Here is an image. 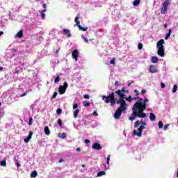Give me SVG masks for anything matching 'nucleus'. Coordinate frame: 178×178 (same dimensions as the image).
<instances>
[{
  "label": "nucleus",
  "mask_w": 178,
  "mask_h": 178,
  "mask_svg": "<svg viewBox=\"0 0 178 178\" xmlns=\"http://www.w3.org/2000/svg\"><path fill=\"white\" fill-rule=\"evenodd\" d=\"M147 102H148L147 98H145V99H140V100L136 102L132 107V114L129 116V120L134 122L137 118L145 119L147 113H144V111L147 109Z\"/></svg>",
  "instance_id": "nucleus-1"
},
{
  "label": "nucleus",
  "mask_w": 178,
  "mask_h": 178,
  "mask_svg": "<svg viewBox=\"0 0 178 178\" xmlns=\"http://www.w3.org/2000/svg\"><path fill=\"white\" fill-rule=\"evenodd\" d=\"M118 104H120V107H118L114 113L115 119H120V116H122V112H124V111L127 110V104L124 99H120V101H117Z\"/></svg>",
  "instance_id": "nucleus-2"
},
{
  "label": "nucleus",
  "mask_w": 178,
  "mask_h": 178,
  "mask_svg": "<svg viewBox=\"0 0 178 178\" xmlns=\"http://www.w3.org/2000/svg\"><path fill=\"white\" fill-rule=\"evenodd\" d=\"M163 44H165V40L161 39L158 41L156 44V48L158 49L157 55L161 56V58H163V56H165V48L163 47Z\"/></svg>",
  "instance_id": "nucleus-3"
},
{
  "label": "nucleus",
  "mask_w": 178,
  "mask_h": 178,
  "mask_svg": "<svg viewBox=\"0 0 178 178\" xmlns=\"http://www.w3.org/2000/svg\"><path fill=\"white\" fill-rule=\"evenodd\" d=\"M170 5V0H165L161 8V15H165L168 12V8Z\"/></svg>",
  "instance_id": "nucleus-4"
},
{
  "label": "nucleus",
  "mask_w": 178,
  "mask_h": 178,
  "mask_svg": "<svg viewBox=\"0 0 178 178\" xmlns=\"http://www.w3.org/2000/svg\"><path fill=\"white\" fill-rule=\"evenodd\" d=\"M115 98V93L111 92L109 95L108 96H102V100L104 101L106 104H109L113 99Z\"/></svg>",
  "instance_id": "nucleus-5"
},
{
  "label": "nucleus",
  "mask_w": 178,
  "mask_h": 178,
  "mask_svg": "<svg viewBox=\"0 0 178 178\" xmlns=\"http://www.w3.org/2000/svg\"><path fill=\"white\" fill-rule=\"evenodd\" d=\"M144 129H145V126L141 125L138 129V132H137V131L134 129L133 131L134 136H138V137H141V136H143V130H144Z\"/></svg>",
  "instance_id": "nucleus-6"
},
{
  "label": "nucleus",
  "mask_w": 178,
  "mask_h": 178,
  "mask_svg": "<svg viewBox=\"0 0 178 178\" xmlns=\"http://www.w3.org/2000/svg\"><path fill=\"white\" fill-rule=\"evenodd\" d=\"M92 149H96L97 151H99V149H102V146L101 144L98 143H95L92 146Z\"/></svg>",
  "instance_id": "nucleus-7"
},
{
  "label": "nucleus",
  "mask_w": 178,
  "mask_h": 178,
  "mask_svg": "<svg viewBox=\"0 0 178 178\" xmlns=\"http://www.w3.org/2000/svg\"><path fill=\"white\" fill-rule=\"evenodd\" d=\"M63 35H67V38H70L72 37V34L70 33V30L67 29H64L63 31Z\"/></svg>",
  "instance_id": "nucleus-8"
},
{
  "label": "nucleus",
  "mask_w": 178,
  "mask_h": 178,
  "mask_svg": "<svg viewBox=\"0 0 178 178\" xmlns=\"http://www.w3.org/2000/svg\"><path fill=\"white\" fill-rule=\"evenodd\" d=\"M149 73H158V69L155 65H150L149 68Z\"/></svg>",
  "instance_id": "nucleus-9"
},
{
  "label": "nucleus",
  "mask_w": 178,
  "mask_h": 178,
  "mask_svg": "<svg viewBox=\"0 0 178 178\" xmlns=\"http://www.w3.org/2000/svg\"><path fill=\"white\" fill-rule=\"evenodd\" d=\"M72 58L75 59V60H77L79 58V51L77 49H75L72 53Z\"/></svg>",
  "instance_id": "nucleus-10"
},
{
  "label": "nucleus",
  "mask_w": 178,
  "mask_h": 178,
  "mask_svg": "<svg viewBox=\"0 0 178 178\" xmlns=\"http://www.w3.org/2000/svg\"><path fill=\"white\" fill-rule=\"evenodd\" d=\"M31 138H33V131H30L28 137L24 138V141L27 143L30 140H31Z\"/></svg>",
  "instance_id": "nucleus-11"
},
{
  "label": "nucleus",
  "mask_w": 178,
  "mask_h": 178,
  "mask_svg": "<svg viewBox=\"0 0 178 178\" xmlns=\"http://www.w3.org/2000/svg\"><path fill=\"white\" fill-rule=\"evenodd\" d=\"M58 92H59V94H60V95H62L66 92V89L65 88H63V86H59Z\"/></svg>",
  "instance_id": "nucleus-12"
},
{
  "label": "nucleus",
  "mask_w": 178,
  "mask_h": 178,
  "mask_svg": "<svg viewBox=\"0 0 178 178\" xmlns=\"http://www.w3.org/2000/svg\"><path fill=\"white\" fill-rule=\"evenodd\" d=\"M149 119L151 122H155V120H156V116H155V114H154V113H150Z\"/></svg>",
  "instance_id": "nucleus-13"
},
{
  "label": "nucleus",
  "mask_w": 178,
  "mask_h": 178,
  "mask_svg": "<svg viewBox=\"0 0 178 178\" xmlns=\"http://www.w3.org/2000/svg\"><path fill=\"white\" fill-rule=\"evenodd\" d=\"M79 19H80V14H78V15L74 19V22L77 27H79V26L80 25V21H79Z\"/></svg>",
  "instance_id": "nucleus-14"
},
{
  "label": "nucleus",
  "mask_w": 178,
  "mask_h": 178,
  "mask_svg": "<svg viewBox=\"0 0 178 178\" xmlns=\"http://www.w3.org/2000/svg\"><path fill=\"white\" fill-rule=\"evenodd\" d=\"M111 161V154H108L106 160V163L108 165H104L105 169H109V161Z\"/></svg>",
  "instance_id": "nucleus-15"
},
{
  "label": "nucleus",
  "mask_w": 178,
  "mask_h": 178,
  "mask_svg": "<svg viewBox=\"0 0 178 178\" xmlns=\"http://www.w3.org/2000/svg\"><path fill=\"white\" fill-rule=\"evenodd\" d=\"M44 134L46 136H49V134H51V131L49 130V127H48V126L44 127Z\"/></svg>",
  "instance_id": "nucleus-16"
},
{
  "label": "nucleus",
  "mask_w": 178,
  "mask_h": 178,
  "mask_svg": "<svg viewBox=\"0 0 178 178\" xmlns=\"http://www.w3.org/2000/svg\"><path fill=\"white\" fill-rule=\"evenodd\" d=\"M171 34H172V29H170L168 31V33L165 36V40H168Z\"/></svg>",
  "instance_id": "nucleus-17"
},
{
  "label": "nucleus",
  "mask_w": 178,
  "mask_h": 178,
  "mask_svg": "<svg viewBox=\"0 0 178 178\" xmlns=\"http://www.w3.org/2000/svg\"><path fill=\"white\" fill-rule=\"evenodd\" d=\"M16 37H17L18 38H22V37H23V30H20V31L16 34Z\"/></svg>",
  "instance_id": "nucleus-18"
},
{
  "label": "nucleus",
  "mask_w": 178,
  "mask_h": 178,
  "mask_svg": "<svg viewBox=\"0 0 178 178\" xmlns=\"http://www.w3.org/2000/svg\"><path fill=\"white\" fill-rule=\"evenodd\" d=\"M45 12H47V9H44L40 11L41 17L43 19H45Z\"/></svg>",
  "instance_id": "nucleus-19"
},
{
  "label": "nucleus",
  "mask_w": 178,
  "mask_h": 178,
  "mask_svg": "<svg viewBox=\"0 0 178 178\" xmlns=\"http://www.w3.org/2000/svg\"><path fill=\"white\" fill-rule=\"evenodd\" d=\"M79 113H80L79 109H76V111H74V119H77V116H79Z\"/></svg>",
  "instance_id": "nucleus-20"
},
{
  "label": "nucleus",
  "mask_w": 178,
  "mask_h": 178,
  "mask_svg": "<svg viewBox=\"0 0 178 178\" xmlns=\"http://www.w3.org/2000/svg\"><path fill=\"white\" fill-rule=\"evenodd\" d=\"M141 3V0H134L133 2L134 6H138Z\"/></svg>",
  "instance_id": "nucleus-21"
},
{
  "label": "nucleus",
  "mask_w": 178,
  "mask_h": 178,
  "mask_svg": "<svg viewBox=\"0 0 178 178\" xmlns=\"http://www.w3.org/2000/svg\"><path fill=\"white\" fill-rule=\"evenodd\" d=\"M37 176H38V172H37V171H33L31 173V177L32 178H35Z\"/></svg>",
  "instance_id": "nucleus-22"
},
{
  "label": "nucleus",
  "mask_w": 178,
  "mask_h": 178,
  "mask_svg": "<svg viewBox=\"0 0 178 178\" xmlns=\"http://www.w3.org/2000/svg\"><path fill=\"white\" fill-rule=\"evenodd\" d=\"M78 28L79 30H81V31H87V30H88V27H83L81 25H79Z\"/></svg>",
  "instance_id": "nucleus-23"
},
{
  "label": "nucleus",
  "mask_w": 178,
  "mask_h": 178,
  "mask_svg": "<svg viewBox=\"0 0 178 178\" xmlns=\"http://www.w3.org/2000/svg\"><path fill=\"white\" fill-rule=\"evenodd\" d=\"M151 60L152 63H158V57L153 56L152 57Z\"/></svg>",
  "instance_id": "nucleus-24"
},
{
  "label": "nucleus",
  "mask_w": 178,
  "mask_h": 178,
  "mask_svg": "<svg viewBox=\"0 0 178 178\" xmlns=\"http://www.w3.org/2000/svg\"><path fill=\"white\" fill-rule=\"evenodd\" d=\"M105 175H106V172H105V171H100L98 172L97 176L98 177H101V176H104Z\"/></svg>",
  "instance_id": "nucleus-25"
},
{
  "label": "nucleus",
  "mask_w": 178,
  "mask_h": 178,
  "mask_svg": "<svg viewBox=\"0 0 178 178\" xmlns=\"http://www.w3.org/2000/svg\"><path fill=\"white\" fill-rule=\"evenodd\" d=\"M0 165L1 166H4L6 167V160H3L0 162Z\"/></svg>",
  "instance_id": "nucleus-26"
},
{
  "label": "nucleus",
  "mask_w": 178,
  "mask_h": 178,
  "mask_svg": "<svg viewBox=\"0 0 178 178\" xmlns=\"http://www.w3.org/2000/svg\"><path fill=\"white\" fill-rule=\"evenodd\" d=\"M119 97L120 99L118 101H120V99H124V93H120Z\"/></svg>",
  "instance_id": "nucleus-27"
},
{
  "label": "nucleus",
  "mask_w": 178,
  "mask_h": 178,
  "mask_svg": "<svg viewBox=\"0 0 178 178\" xmlns=\"http://www.w3.org/2000/svg\"><path fill=\"white\" fill-rule=\"evenodd\" d=\"M59 81H60V76H57L56 77V79H54V83H59Z\"/></svg>",
  "instance_id": "nucleus-28"
},
{
  "label": "nucleus",
  "mask_w": 178,
  "mask_h": 178,
  "mask_svg": "<svg viewBox=\"0 0 178 178\" xmlns=\"http://www.w3.org/2000/svg\"><path fill=\"white\" fill-rule=\"evenodd\" d=\"M177 92V85H174L172 88V92Z\"/></svg>",
  "instance_id": "nucleus-29"
},
{
  "label": "nucleus",
  "mask_w": 178,
  "mask_h": 178,
  "mask_svg": "<svg viewBox=\"0 0 178 178\" xmlns=\"http://www.w3.org/2000/svg\"><path fill=\"white\" fill-rule=\"evenodd\" d=\"M81 38L85 41V42H86V44H88V39H87L84 35H81Z\"/></svg>",
  "instance_id": "nucleus-30"
},
{
  "label": "nucleus",
  "mask_w": 178,
  "mask_h": 178,
  "mask_svg": "<svg viewBox=\"0 0 178 178\" xmlns=\"http://www.w3.org/2000/svg\"><path fill=\"white\" fill-rule=\"evenodd\" d=\"M83 106H90V102H83Z\"/></svg>",
  "instance_id": "nucleus-31"
},
{
  "label": "nucleus",
  "mask_w": 178,
  "mask_h": 178,
  "mask_svg": "<svg viewBox=\"0 0 178 178\" xmlns=\"http://www.w3.org/2000/svg\"><path fill=\"white\" fill-rule=\"evenodd\" d=\"M159 129H162L163 127V122H162V121L159 122Z\"/></svg>",
  "instance_id": "nucleus-32"
},
{
  "label": "nucleus",
  "mask_w": 178,
  "mask_h": 178,
  "mask_svg": "<svg viewBox=\"0 0 178 178\" xmlns=\"http://www.w3.org/2000/svg\"><path fill=\"white\" fill-rule=\"evenodd\" d=\"M138 49H140V51H141V49H143V43H139L138 44Z\"/></svg>",
  "instance_id": "nucleus-33"
},
{
  "label": "nucleus",
  "mask_w": 178,
  "mask_h": 178,
  "mask_svg": "<svg viewBox=\"0 0 178 178\" xmlns=\"http://www.w3.org/2000/svg\"><path fill=\"white\" fill-rule=\"evenodd\" d=\"M138 126H140V121L138 120L135 122L134 127L137 128Z\"/></svg>",
  "instance_id": "nucleus-34"
},
{
  "label": "nucleus",
  "mask_w": 178,
  "mask_h": 178,
  "mask_svg": "<svg viewBox=\"0 0 178 178\" xmlns=\"http://www.w3.org/2000/svg\"><path fill=\"white\" fill-rule=\"evenodd\" d=\"M66 133L63 132L61 134V136H60L61 138H66Z\"/></svg>",
  "instance_id": "nucleus-35"
},
{
  "label": "nucleus",
  "mask_w": 178,
  "mask_h": 178,
  "mask_svg": "<svg viewBox=\"0 0 178 178\" xmlns=\"http://www.w3.org/2000/svg\"><path fill=\"white\" fill-rule=\"evenodd\" d=\"M126 101H129V102H131V101H133L132 97L129 96L128 98L126 99Z\"/></svg>",
  "instance_id": "nucleus-36"
},
{
  "label": "nucleus",
  "mask_w": 178,
  "mask_h": 178,
  "mask_svg": "<svg viewBox=\"0 0 178 178\" xmlns=\"http://www.w3.org/2000/svg\"><path fill=\"white\" fill-rule=\"evenodd\" d=\"M69 84H67V82H64L63 87L66 90Z\"/></svg>",
  "instance_id": "nucleus-37"
},
{
  "label": "nucleus",
  "mask_w": 178,
  "mask_h": 178,
  "mask_svg": "<svg viewBox=\"0 0 178 178\" xmlns=\"http://www.w3.org/2000/svg\"><path fill=\"white\" fill-rule=\"evenodd\" d=\"M56 113H57L58 115H60V113H62V109H61V108H58V109L56 110Z\"/></svg>",
  "instance_id": "nucleus-38"
},
{
  "label": "nucleus",
  "mask_w": 178,
  "mask_h": 178,
  "mask_svg": "<svg viewBox=\"0 0 178 178\" xmlns=\"http://www.w3.org/2000/svg\"><path fill=\"white\" fill-rule=\"evenodd\" d=\"M56 97H58V92H55L54 93L53 96L51 97L52 99H54Z\"/></svg>",
  "instance_id": "nucleus-39"
},
{
  "label": "nucleus",
  "mask_w": 178,
  "mask_h": 178,
  "mask_svg": "<svg viewBox=\"0 0 178 178\" xmlns=\"http://www.w3.org/2000/svg\"><path fill=\"white\" fill-rule=\"evenodd\" d=\"M58 125L60 126V127H62V126H63L62 120L58 119Z\"/></svg>",
  "instance_id": "nucleus-40"
},
{
  "label": "nucleus",
  "mask_w": 178,
  "mask_h": 178,
  "mask_svg": "<svg viewBox=\"0 0 178 178\" xmlns=\"http://www.w3.org/2000/svg\"><path fill=\"white\" fill-rule=\"evenodd\" d=\"M33 124V118H29V125L31 126Z\"/></svg>",
  "instance_id": "nucleus-41"
},
{
  "label": "nucleus",
  "mask_w": 178,
  "mask_h": 178,
  "mask_svg": "<svg viewBox=\"0 0 178 178\" xmlns=\"http://www.w3.org/2000/svg\"><path fill=\"white\" fill-rule=\"evenodd\" d=\"M83 98H84L85 99H90V95H83Z\"/></svg>",
  "instance_id": "nucleus-42"
},
{
  "label": "nucleus",
  "mask_w": 178,
  "mask_h": 178,
  "mask_svg": "<svg viewBox=\"0 0 178 178\" xmlns=\"http://www.w3.org/2000/svg\"><path fill=\"white\" fill-rule=\"evenodd\" d=\"M110 102L111 105H115V104H116V102L115 101V97Z\"/></svg>",
  "instance_id": "nucleus-43"
},
{
  "label": "nucleus",
  "mask_w": 178,
  "mask_h": 178,
  "mask_svg": "<svg viewBox=\"0 0 178 178\" xmlns=\"http://www.w3.org/2000/svg\"><path fill=\"white\" fill-rule=\"evenodd\" d=\"M77 108H79V105L77 104L73 105V109H77Z\"/></svg>",
  "instance_id": "nucleus-44"
},
{
  "label": "nucleus",
  "mask_w": 178,
  "mask_h": 178,
  "mask_svg": "<svg viewBox=\"0 0 178 178\" xmlns=\"http://www.w3.org/2000/svg\"><path fill=\"white\" fill-rule=\"evenodd\" d=\"M115 94H118V95H120L122 93V91L120 90H116Z\"/></svg>",
  "instance_id": "nucleus-45"
},
{
  "label": "nucleus",
  "mask_w": 178,
  "mask_h": 178,
  "mask_svg": "<svg viewBox=\"0 0 178 178\" xmlns=\"http://www.w3.org/2000/svg\"><path fill=\"white\" fill-rule=\"evenodd\" d=\"M134 92H136V97H138V95H140V92H138L137 90H135Z\"/></svg>",
  "instance_id": "nucleus-46"
},
{
  "label": "nucleus",
  "mask_w": 178,
  "mask_h": 178,
  "mask_svg": "<svg viewBox=\"0 0 178 178\" xmlns=\"http://www.w3.org/2000/svg\"><path fill=\"white\" fill-rule=\"evenodd\" d=\"M146 92H147V90L143 89V90H141L140 94L144 95V94H145Z\"/></svg>",
  "instance_id": "nucleus-47"
},
{
  "label": "nucleus",
  "mask_w": 178,
  "mask_h": 178,
  "mask_svg": "<svg viewBox=\"0 0 178 178\" xmlns=\"http://www.w3.org/2000/svg\"><path fill=\"white\" fill-rule=\"evenodd\" d=\"M119 86H120V85L119 84V81H115V87H119Z\"/></svg>",
  "instance_id": "nucleus-48"
},
{
  "label": "nucleus",
  "mask_w": 178,
  "mask_h": 178,
  "mask_svg": "<svg viewBox=\"0 0 178 178\" xmlns=\"http://www.w3.org/2000/svg\"><path fill=\"white\" fill-rule=\"evenodd\" d=\"M111 65H115V58H113L111 61H110Z\"/></svg>",
  "instance_id": "nucleus-49"
},
{
  "label": "nucleus",
  "mask_w": 178,
  "mask_h": 178,
  "mask_svg": "<svg viewBox=\"0 0 178 178\" xmlns=\"http://www.w3.org/2000/svg\"><path fill=\"white\" fill-rule=\"evenodd\" d=\"M167 129H169V124H166L163 127V130H166Z\"/></svg>",
  "instance_id": "nucleus-50"
},
{
  "label": "nucleus",
  "mask_w": 178,
  "mask_h": 178,
  "mask_svg": "<svg viewBox=\"0 0 178 178\" xmlns=\"http://www.w3.org/2000/svg\"><path fill=\"white\" fill-rule=\"evenodd\" d=\"M161 88H165V87H166V85L163 83H161Z\"/></svg>",
  "instance_id": "nucleus-51"
},
{
  "label": "nucleus",
  "mask_w": 178,
  "mask_h": 178,
  "mask_svg": "<svg viewBox=\"0 0 178 178\" xmlns=\"http://www.w3.org/2000/svg\"><path fill=\"white\" fill-rule=\"evenodd\" d=\"M90 143H91V141H90V140H88V139L85 140V144H90Z\"/></svg>",
  "instance_id": "nucleus-52"
},
{
  "label": "nucleus",
  "mask_w": 178,
  "mask_h": 178,
  "mask_svg": "<svg viewBox=\"0 0 178 178\" xmlns=\"http://www.w3.org/2000/svg\"><path fill=\"white\" fill-rule=\"evenodd\" d=\"M137 99H139V101H140V99H141V98H140V97H138V96L136 97H134V98H133V101H134V100L136 101V100H137Z\"/></svg>",
  "instance_id": "nucleus-53"
},
{
  "label": "nucleus",
  "mask_w": 178,
  "mask_h": 178,
  "mask_svg": "<svg viewBox=\"0 0 178 178\" xmlns=\"http://www.w3.org/2000/svg\"><path fill=\"white\" fill-rule=\"evenodd\" d=\"M140 123H141L142 124H143V126H147V123L143 122V120H140Z\"/></svg>",
  "instance_id": "nucleus-54"
},
{
  "label": "nucleus",
  "mask_w": 178,
  "mask_h": 178,
  "mask_svg": "<svg viewBox=\"0 0 178 178\" xmlns=\"http://www.w3.org/2000/svg\"><path fill=\"white\" fill-rule=\"evenodd\" d=\"M27 95L26 92H24L21 95V97H26Z\"/></svg>",
  "instance_id": "nucleus-55"
},
{
  "label": "nucleus",
  "mask_w": 178,
  "mask_h": 178,
  "mask_svg": "<svg viewBox=\"0 0 178 178\" xmlns=\"http://www.w3.org/2000/svg\"><path fill=\"white\" fill-rule=\"evenodd\" d=\"M93 115H95V116H98V113H97V111L93 112Z\"/></svg>",
  "instance_id": "nucleus-56"
},
{
  "label": "nucleus",
  "mask_w": 178,
  "mask_h": 178,
  "mask_svg": "<svg viewBox=\"0 0 178 178\" xmlns=\"http://www.w3.org/2000/svg\"><path fill=\"white\" fill-rule=\"evenodd\" d=\"M76 151H77L78 152H80V151H81V149L80 147H77V148H76Z\"/></svg>",
  "instance_id": "nucleus-57"
},
{
  "label": "nucleus",
  "mask_w": 178,
  "mask_h": 178,
  "mask_svg": "<svg viewBox=\"0 0 178 178\" xmlns=\"http://www.w3.org/2000/svg\"><path fill=\"white\" fill-rule=\"evenodd\" d=\"M42 6H43L44 9H47V4L44 3V4L42 5Z\"/></svg>",
  "instance_id": "nucleus-58"
},
{
  "label": "nucleus",
  "mask_w": 178,
  "mask_h": 178,
  "mask_svg": "<svg viewBox=\"0 0 178 178\" xmlns=\"http://www.w3.org/2000/svg\"><path fill=\"white\" fill-rule=\"evenodd\" d=\"M62 162H63V159H60L58 161V163H62Z\"/></svg>",
  "instance_id": "nucleus-59"
},
{
  "label": "nucleus",
  "mask_w": 178,
  "mask_h": 178,
  "mask_svg": "<svg viewBox=\"0 0 178 178\" xmlns=\"http://www.w3.org/2000/svg\"><path fill=\"white\" fill-rule=\"evenodd\" d=\"M17 168H20V163L19 162L17 163Z\"/></svg>",
  "instance_id": "nucleus-60"
},
{
  "label": "nucleus",
  "mask_w": 178,
  "mask_h": 178,
  "mask_svg": "<svg viewBox=\"0 0 178 178\" xmlns=\"http://www.w3.org/2000/svg\"><path fill=\"white\" fill-rule=\"evenodd\" d=\"M163 26H164L165 29H166L168 27V24H164Z\"/></svg>",
  "instance_id": "nucleus-61"
},
{
  "label": "nucleus",
  "mask_w": 178,
  "mask_h": 178,
  "mask_svg": "<svg viewBox=\"0 0 178 178\" xmlns=\"http://www.w3.org/2000/svg\"><path fill=\"white\" fill-rule=\"evenodd\" d=\"M3 70V67H0V72H2Z\"/></svg>",
  "instance_id": "nucleus-62"
},
{
  "label": "nucleus",
  "mask_w": 178,
  "mask_h": 178,
  "mask_svg": "<svg viewBox=\"0 0 178 178\" xmlns=\"http://www.w3.org/2000/svg\"><path fill=\"white\" fill-rule=\"evenodd\" d=\"M2 34H3V31H0V36L2 35Z\"/></svg>",
  "instance_id": "nucleus-63"
},
{
  "label": "nucleus",
  "mask_w": 178,
  "mask_h": 178,
  "mask_svg": "<svg viewBox=\"0 0 178 178\" xmlns=\"http://www.w3.org/2000/svg\"><path fill=\"white\" fill-rule=\"evenodd\" d=\"M126 90H124V89H122L121 90V92H124Z\"/></svg>",
  "instance_id": "nucleus-64"
}]
</instances>
